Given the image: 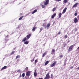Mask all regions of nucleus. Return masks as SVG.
I'll list each match as a JSON object with an SVG mask.
<instances>
[{
  "label": "nucleus",
  "instance_id": "39448f33",
  "mask_svg": "<svg viewBox=\"0 0 79 79\" xmlns=\"http://www.w3.org/2000/svg\"><path fill=\"white\" fill-rule=\"evenodd\" d=\"M66 10H67V7H65V8L63 10V11L62 14H64V13L66 11Z\"/></svg>",
  "mask_w": 79,
  "mask_h": 79
},
{
  "label": "nucleus",
  "instance_id": "cd10ccee",
  "mask_svg": "<svg viewBox=\"0 0 79 79\" xmlns=\"http://www.w3.org/2000/svg\"><path fill=\"white\" fill-rule=\"evenodd\" d=\"M43 30V28L42 27H41L40 30V32Z\"/></svg>",
  "mask_w": 79,
  "mask_h": 79
},
{
  "label": "nucleus",
  "instance_id": "c756f323",
  "mask_svg": "<svg viewBox=\"0 0 79 79\" xmlns=\"http://www.w3.org/2000/svg\"><path fill=\"white\" fill-rule=\"evenodd\" d=\"M56 10V8H54L53 9L52 11H55Z\"/></svg>",
  "mask_w": 79,
  "mask_h": 79
},
{
  "label": "nucleus",
  "instance_id": "c03bdc74",
  "mask_svg": "<svg viewBox=\"0 0 79 79\" xmlns=\"http://www.w3.org/2000/svg\"><path fill=\"white\" fill-rule=\"evenodd\" d=\"M21 76H21V75L20 74V76H19V77H21Z\"/></svg>",
  "mask_w": 79,
  "mask_h": 79
},
{
  "label": "nucleus",
  "instance_id": "8fccbe9b",
  "mask_svg": "<svg viewBox=\"0 0 79 79\" xmlns=\"http://www.w3.org/2000/svg\"><path fill=\"white\" fill-rule=\"evenodd\" d=\"M26 16H27V15H26L25 16V17H26Z\"/></svg>",
  "mask_w": 79,
  "mask_h": 79
},
{
  "label": "nucleus",
  "instance_id": "aec40b11",
  "mask_svg": "<svg viewBox=\"0 0 79 79\" xmlns=\"http://www.w3.org/2000/svg\"><path fill=\"white\" fill-rule=\"evenodd\" d=\"M64 3H66L68 2V0H64L63 1Z\"/></svg>",
  "mask_w": 79,
  "mask_h": 79
},
{
  "label": "nucleus",
  "instance_id": "603ef678",
  "mask_svg": "<svg viewBox=\"0 0 79 79\" xmlns=\"http://www.w3.org/2000/svg\"><path fill=\"white\" fill-rule=\"evenodd\" d=\"M29 79H31L29 78Z\"/></svg>",
  "mask_w": 79,
  "mask_h": 79
},
{
  "label": "nucleus",
  "instance_id": "ddd939ff",
  "mask_svg": "<svg viewBox=\"0 0 79 79\" xmlns=\"http://www.w3.org/2000/svg\"><path fill=\"white\" fill-rule=\"evenodd\" d=\"M7 67L6 66H4V67H2V69H1V70H3V69H6V68Z\"/></svg>",
  "mask_w": 79,
  "mask_h": 79
},
{
  "label": "nucleus",
  "instance_id": "2eb2a0df",
  "mask_svg": "<svg viewBox=\"0 0 79 79\" xmlns=\"http://www.w3.org/2000/svg\"><path fill=\"white\" fill-rule=\"evenodd\" d=\"M27 38H26V37H25L22 40V42H25V40H27Z\"/></svg>",
  "mask_w": 79,
  "mask_h": 79
},
{
  "label": "nucleus",
  "instance_id": "7c9ffc66",
  "mask_svg": "<svg viewBox=\"0 0 79 79\" xmlns=\"http://www.w3.org/2000/svg\"><path fill=\"white\" fill-rule=\"evenodd\" d=\"M21 70H19L17 71V73H21Z\"/></svg>",
  "mask_w": 79,
  "mask_h": 79
},
{
  "label": "nucleus",
  "instance_id": "ea45409f",
  "mask_svg": "<svg viewBox=\"0 0 79 79\" xmlns=\"http://www.w3.org/2000/svg\"><path fill=\"white\" fill-rule=\"evenodd\" d=\"M56 1H57V2H60V1H61V0H55Z\"/></svg>",
  "mask_w": 79,
  "mask_h": 79
},
{
  "label": "nucleus",
  "instance_id": "72a5a7b5",
  "mask_svg": "<svg viewBox=\"0 0 79 79\" xmlns=\"http://www.w3.org/2000/svg\"><path fill=\"white\" fill-rule=\"evenodd\" d=\"M34 61V58H33L32 60H31V62H33V61Z\"/></svg>",
  "mask_w": 79,
  "mask_h": 79
},
{
  "label": "nucleus",
  "instance_id": "f03ea898",
  "mask_svg": "<svg viewBox=\"0 0 79 79\" xmlns=\"http://www.w3.org/2000/svg\"><path fill=\"white\" fill-rule=\"evenodd\" d=\"M49 73H48L46 75V77H44V79H50V76H49Z\"/></svg>",
  "mask_w": 79,
  "mask_h": 79
},
{
  "label": "nucleus",
  "instance_id": "3c124183",
  "mask_svg": "<svg viewBox=\"0 0 79 79\" xmlns=\"http://www.w3.org/2000/svg\"><path fill=\"white\" fill-rule=\"evenodd\" d=\"M78 19H79V15Z\"/></svg>",
  "mask_w": 79,
  "mask_h": 79
},
{
  "label": "nucleus",
  "instance_id": "dca6fc26",
  "mask_svg": "<svg viewBox=\"0 0 79 79\" xmlns=\"http://www.w3.org/2000/svg\"><path fill=\"white\" fill-rule=\"evenodd\" d=\"M34 76H37V72L36 71H35L34 73Z\"/></svg>",
  "mask_w": 79,
  "mask_h": 79
},
{
  "label": "nucleus",
  "instance_id": "0eeeda50",
  "mask_svg": "<svg viewBox=\"0 0 79 79\" xmlns=\"http://www.w3.org/2000/svg\"><path fill=\"white\" fill-rule=\"evenodd\" d=\"M78 21V20L77 19V18H74V22L75 23H77Z\"/></svg>",
  "mask_w": 79,
  "mask_h": 79
},
{
  "label": "nucleus",
  "instance_id": "1a4fd4ad",
  "mask_svg": "<svg viewBox=\"0 0 79 79\" xmlns=\"http://www.w3.org/2000/svg\"><path fill=\"white\" fill-rule=\"evenodd\" d=\"M31 34H30L29 35H28L27 36V39H29L31 37Z\"/></svg>",
  "mask_w": 79,
  "mask_h": 79
},
{
  "label": "nucleus",
  "instance_id": "393cba45",
  "mask_svg": "<svg viewBox=\"0 0 79 79\" xmlns=\"http://www.w3.org/2000/svg\"><path fill=\"white\" fill-rule=\"evenodd\" d=\"M15 53V51H12L10 54V55H13Z\"/></svg>",
  "mask_w": 79,
  "mask_h": 79
},
{
  "label": "nucleus",
  "instance_id": "09e8293b",
  "mask_svg": "<svg viewBox=\"0 0 79 79\" xmlns=\"http://www.w3.org/2000/svg\"><path fill=\"white\" fill-rule=\"evenodd\" d=\"M74 2H75V1H76V0H74Z\"/></svg>",
  "mask_w": 79,
  "mask_h": 79
},
{
  "label": "nucleus",
  "instance_id": "bb28decb",
  "mask_svg": "<svg viewBox=\"0 0 79 79\" xmlns=\"http://www.w3.org/2000/svg\"><path fill=\"white\" fill-rule=\"evenodd\" d=\"M20 58V56L19 55H18L16 56V59H18V58Z\"/></svg>",
  "mask_w": 79,
  "mask_h": 79
},
{
  "label": "nucleus",
  "instance_id": "f704fd0d",
  "mask_svg": "<svg viewBox=\"0 0 79 79\" xmlns=\"http://www.w3.org/2000/svg\"><path fill=\"white\" fill-rule=\"evenodd\" d=\"M68 37V36L67 35H66L64 36V38H67V37Z\"/></svg>",
  "mask_w": 79,
  "mask_h": 79
},
{
  "label": "nucleus",
  "instance_id": "58836bf2",
  "mask_svg": "<svg viewBox=\"0 0 79 79\" xmlns=\"http://www.w3.org/2000/svg\"><path fill=\"white\" fill-rule=\"evenodd\" d=\"M44 27L45 29H46L47 28V26H46V25H45Z\"/></svg>",
  "mask_w": 79,
  "mask_h": 79
},
{
  "label": "nucleus",
  "instance_id": "2f4dec72",
  "mask_svg": "<svg viewBox=\"0 0 79 79\" xmlns=\"http://www.w3.org/2000/svg\"><path fill=\"white\" fill-rule=\"evenodd\" d=\"M74 15L75 16H77V12H76L75 13V14H74Z\"/></svg>",
  "mask_w": 79,
  "mask_h": 79
},
{
  "label": "nucleus",
  "instance_id": "6ab92c4d",
  "mask_svg": "<svg viewBox=\"0 0 79 79\" xmlns=\"http://www.w3.org/2000/svg\"><path fill=\"white\" fill-rule=\"evenodd\" d=\"M7 39V38H5V43H6L8 40Z\"/></svg>",
  "mask_w": 79,
  "mask_h": 79
},
{
  "label": "nucleus",
  "instance_id": "b1692460",
  "mask_svg": "<svg viewBox=\"0 0 79 79\" xmlns=\"http://www.w3.org/2000/svg\"><path fill=\"white\" fill-rule=\"evenodd\" d=\"M23 77H24V76H25V73H23L22 75Z\"/></svg>",
  "mask_w": 79,
  "mask_h": 79
},
{
  "label": "nucleus",
  "instance_id": "c85d7f7f",
  "mask_svg": "<svg viewBox=\"0 0 79 79\" xmlns=\"http://www.w3.org/2000/svg\"><path fill=\"white\" fill-rule=\"evenodd\" d=\"M24 44H25L26 45H27V44H28V41H26L24 43Z\"/></svg>",
  "mask_w": 79,
  "mask_h": 79
},
{
  "label": "nucleus",
  "instance_id": "9d476101",
  "mask_svg": "<svg viewBox=\"0 0 79 79\" xmlns=\"http://www.w3.org/2000/svg\"><path fill=\"white\" fill-rule=\"evenodd\" d=\"M55 49H54V48H53L52 50L51 54L52 55H53L54 53H55Z\"/></svg>",
  "mask_w": 79,
  "mask_h": 79
},
{
  "label": "nucleus",
  "instance_id": "37998d69",
  "mask_svg": "<svg viewBox=\"0 0 79 79\" xmlns=\"http://www.w3.org/2000/svg\"><path fill=\"white\" fill-rule=\"evenodd\" d=\"M58 34L60 35V34H61V32H59L58 33Z\"/></svg>",
  "mask_w": 79,
  "mask_h": 79
},
{
  "label": "nucleus",
  "instance_id": "7ed1b4c3",
  "mask_svg": "<svg viewBox=\"0 0 79 79\" xmlns=\"http://www.w3.org/2000/svg\"><path fill=\"white\" fill-rule=\"evenodd\" d=\"M49 2V0H46V1L44 3V5H47Z\"/></svg>",
  "mask_w": 79,
  "mask_h": 79
},
{
  "label": "nucleus",
  "instance_id": "49530a36",
  "mask_svg": "<svg viewBox=\"0 0 79 79\" xmlns=\"http://www.w3.org/2000/svg\"><path fill=\"white\" fill-rule=\"evenodd\" d=\"M77 49H78V50H79V47H78Z\"/></svg>",
  "mask_w": 79,
  "mask_h": 79
},
{
  "label": "nucleus",
  "instance_id": "9b49d317",
  "mask_svg": "<svg viewBox=\"0 0 79 79\" xmlns=\"http://www.w3.org/2000/svg\"><path fill=\"white\" fill-rule=\"evenodd\" d=\"M37 29V27H34L32 28V31L33 32H34V31H35V29Z\"/></svg>",
  "mask_w": 79,
  "mask_h": 79
},
{
  "label": "nucleus",
  "instance_id": "473e14b6",
  "mask_svg": "<svg viewBox=\"0 0 79 79\" xmlns=\"http://www.w3.org/2000/svg\"><path fill=\"white\" fill-rule=\"evenodd\" d=\"M60 58H63V55H61L60 56Z\"/></svg>",
  "mask_w": 79,
  "mask_h": 79
},
{
  "label": "nucleus",
  "instance_id": "de8ad7c7",
  "mask_svg": "<svg viewBox=\"0 0 79 79\" xmlns=\"http://www.w3.org/2000/svg\"><path fill=\"white\" fill-rule=\"evenodd\" d=\"M39 79H43V78H40Z\"/></svg>",
  "mask_w": 79,
  "mask_h": 79
},
{
  "label": "nucleus",
  "instance_id": "412c9836",
  "mask_svg": "<svg viewBox=\"0 0 79 79\" xmlns=\"http://www.w3.org/2000/svg\"><path fill=\"white\" fill-rule=\"evenodd\" d=\"M24 17V16H22V17H20V18L19 19V20H21L22 19H23V18Z\"/></svg>",
  "mask_w": 79,
  "mask_h": 79
},
{
  "label": "nucleus",
  "instance_id": "e433bc0d",
  "mask_svg": "<svg viewBox=\"0 0 79 79\" xmlns=\"http://www.w3.org/2000/svg\"><path fill=\"white\" fill-rule=\"evenodd\" d=\"M25 69L26 71H28V67H26Z\"/></svg>",
  "mask_w": 79,
  "mask_h": 79
},
{
  "label": "nucleus",
  "instance_id": "f3484780",
  "mask_svg": "<svg viewBox=\"0 0 79 79\" xmlns=\"http://www.w3.org/2000/svg\"><path fill=\"white\" fill-rule=\"evenodd\" d=\"M61 15H62V13H60L59 14V18H61Z\"/></svg>",
  "mask_w": 79,
  "mask_h": 79
},
{
  "label": "nucleus",
  "instance_id": "5701e85b",
  "mask_svg": "<svg viewBox=\"0 0 79 79\" xmlns=\"http://www.w3.org/2000/svg\"><path fill=\"white\" fill-rule=\"evenodd\" d=\"M47 54V52H45L43 54V55L42 56H43V57H44L45 55Z\"/></svg>",
  "mask_w": 79,
  "mask_h": 79
},
{
  "label": "nucleus",
  "instance_id": "f8f14e48",
  "mask_svg": "<svg viewBox=\"0 0 79 79\" xmlns=\"http://www.w3.org/2000/svg\"><path fill=\"white\" fill-rule=\"evenodd\" d=\"M55 16H56V13H54L53 14L52 16V18H54Z\"/></svg>",
  "mask_w": 79,
  "mask_h": 79
},
{
  "label": "nucleus",
  "instance_id": "a211bd4d",
  "mask_svg": "<svg viewBox=\"0 0 79 79\" xmlns=\"http://www.w3.org/2000/svg\"><path fill=\"white\" fill-rule=\"evenodd\" d=\"M37 11V10H35L32 12V14H34L35 13H36Z\"/></svg>",
  "mask_w": 79,
  "mask_h": 79
},
{
  "label": "nucleus",
  "instance_id": "79ce46f5",
  "mask_svg": "<svg viewBox=\"0 0 79 79\" xmlns=\"http://www.w3.org/2000/svg\"><path fill=\"white\" fill-rule=\"evenodd\" d=\"M46 25H45V24H43L42 25L43 26V27H44Z\"/></svg>",
  "mask_w": 79,
  "mask_h": 79
},
{
  "label": "nucleus",
  "instance_id": "a878e982",
  "mask_svg": "<svg viewBox=\"0 0 79 79\" xmlns=\"http://www.w3.org/2000/svg\"><path fill=\"white\" fill-rule=\"evenodd\" d=\"M42 7L43 8H44L45 7V4L42 5Z\"/></svg>",
  "mask_w": 79,
  "mask_h": 79
},
{
  "label": "nucleus",
  "instance_id": "4468645a",
  "mask_svg": "<svg viewBox=\"0 0 79 79\" xmlns=\"http://www.w3.org/2000/svg\"><path fill=\"white\" fill-rule=\"evenodd\" d=\"M50 26V23H48L47 25V29H48V27H49Z\"/></svg>",
  "mask_w": 79,
  "mask_h": 79
},
{
  "label": "nucleus",
  "instance_id": "a18cd8bd",
  "mask_svg": "<svg viewBox=\"0 0 79 79\" xmlns=\"http://www.w3.org/2000/svg\"><path fill=\"white\" fill-rule=\"evenodd\" d=\"M43 3V2H41V3H40V5H42V4Z\"/></svg>",
  "mask_w": 79,
  "mask_h": 79
},
{
  "label": "nucleus",
  "instance_id": "20e7f679",
  "mask_svg": "<svg viewBox=\"0 0 79 79\" xmlns=\"http://www.w3.org/2000/svg\"><path fill=\"white\" fill-rule=\"evenodd\" d=\"M26 76H27V77H29L30 75H31V73H30V71H28L27 72V73L26 74Z\"/></svg>",
  "mask_w": 79,
  "mask_h": 79
},
{
  "label": "nucleus",
  "instance_id": "a19ab883",
  "mask_svg": "<svg viewBox=\"0 0 79 79\" xmlns=\"http://www.w3.org/2000/svg\"><path fill=\"white\" fill-rule=\"evenodd\" d=\"M73 68V66H72V67H70V69H72Z\"/></svg>",
  "mask_w": 79,
  "mask_h": 79
},
{
  "label": "nucleus",
  "instance_id": "4be33fe9",
  "mask_svg": "<svg viewBox=\"0 0 79 79\" xmlns=\"http://www.w3.org/2000/svg\"><path fill=\"white\" fill-rule=\"evenodd\" d=\"M48 63H49V62L48 61H47L45 63V65H47L48 64Z\"/></svg>",
  "mask_w": 79,
  "mask_h": 79
},
{
  "label": "nucleus",
  "instance_id": "c9c22d12",
  "mask_svg": "<svg viewBox=\"0 0 79 79\" xmlns=\"http://www.w3.org/2000/svg\"><path fill=\"white\" fill-rule=\"evenodd\" d=\"M51 78H52L53 77V74H52L51 75Z\"/></svg>",
  "mask_w": 79,
  "mask_h": 79
},
{
  "label": "nucleus",
  "instance_id": "4c0bfd02",
  "mask_svg": "<svg viewBox=\"0 0 79 79\" xmlns=\"http://www.w3.org/2000/svg\"><path fill=\"white\" fill-rule=\"evenodd\" d=\"M37 60H36L35 61V63H37Z\"/></svg>",
  "mask_w": 79,
  "mask_h": 79
},
{
  "label": "nucleus",
  "instance_id": "423d86ee",
  "mask_svg": "<svg viewBox=\"0 0 79 79\" xmlns=\"http://www.w3.org/2000/svg\"><path fill=\"white\" fill-rule=\"evenodd\" d=\"M78 4V3H75L74 5L73 6H72V8H74V7L76 8Z\"/></svg>",
  "mask_w": 79,
  "mask_h": 79
},
{
  "label": "nucleus",
  "instance_id": "f257e3e1",
  "mask_svg": "<svg viewBox=\"0 0 79 79\" xmlns=\"http://www.w3.org/2000/svg\"><path fill=\"white\" fill-rule=\"evenodd\" d=\"M74 47V45H73L70 46V47L68 49V51L69 52H71L72 50V49H73V48Z\"/></svg>",
  "mask_w": 79,
  "mask_h": 79
},
{
  "label": "nucleus",
  "instance_id": "6e6552de",
  "mask_svg": "<svg viewBox=\"0 0 79 79\" xmlns=\"http://www.w3.org/2000/svg\"><path fill=\"white\" fill-rule=\"evenodd\" d=\"M55 64H56V62H54L50 66L51 67H53V66H55Z\"/></svg>",
  "mask_w": 79,
  "mask_h": 79
}]
</instances>
